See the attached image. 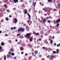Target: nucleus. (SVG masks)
<instances>
[{"mask_svg": "<svg viewBox=\"0 0 60 60\" xmlns=\"http://www.w3.org/2000/svg\"><path fill=\"white\" fill-rule=\"evenodd\" d=\"M25 29L24 28L22 29V27H21L19 28V29L18 30V31L19 32L21 30V31L22 32H24V31Z\"/></svg>", "mask_w": 60, "mask_h": 60, "instance_id": "nucleus-1", "label": "nucleus"}, {"mask_svg": "<svg viewBox=\"0 0 60 60\" xmlns=\"http://www.w3.org/2000/svg\"><path fill=\"white\" fill-rule=\"evenodd\" d=\"M31 36V34L30 33L27 34H26V36H25V37H27V38H30Z\"/></svg>", "mask_w": 60, "mask_h": 60, "instance_id": "nucleus-2", "label": "nucleus"}, {"mask_svg": "<svg viewBox=\"0 0 60 60\" xmlns=\"http://www.w3.org/2000/svg\"><path fill=\"white\" fill-rule=\"evenodd\" d=\"M13 22L14 23H17L18 22V20L16 18H14L13 19Z\"/></svg>", "mask_w": 60, "mask_h": 60, "instance_id": "nucleus-3", "label": "nucleus"}, {"mask_svg": "<svg viewBox=\"0 0 60 60\" xmlns=\"http://www.w3.org/2000/svg\"><path fill=\"white\" fill-rule=\"evenodd\" d=\"M55 58V56H54L52 55L50 56L49 59L50 60H53L54 58Z\"/></svg>", "mask_w": 60, "mask_h": 60, "instance_id": "nucleus-4", "label": "nucleus"}, {"mask_svg": "<svg viewBox=\"0 0 60 60\" xmlns=\"http://www.w3.org/2000/svg\"><path fill=\"white\" fill-rule=\"evenodd\" d=\"M27 22L28 23V24L30 25V26L31 25V24H32V21H30V22H29V20H28L27 21Z\"/></svg>", "mask_w": 60, "mask_h": 60, "instance_id": "nucleus-5", "label": "nucleus"}, {"mask_svg": "<svg viewBox=\"0 0 60 60\" xmlns=\"http://www.w3.org/2000/svg\"><path fill=\"white\" fill-rule=\"evenodd\" d=\"M23 11H24V14H27V11H28L27 10H25V9L23 10Z\"/></svg>", "mask_w": 60, "mask_h": 60, "instance_id": "nucleus-6", "label": "nucleus"}, {"mask_svg": "<svg viewBox=\"0 0 60 60\" xmlns=\"http://www.w3.org/2000/svg\"><path fill=\"white\" fill-rule=\"evenodd\" d=\"M46 19L45 18L43 20V23H45V22H46Z\"/></svg>", "mask_w": 60, "mask_h": 60, "instance_id": "nucleus-7", "label": "nucleus"}, {"mask_svg": "<svg viewBox=\"0 0 60 60\" xmlns=\"http://www.w3.org/2000/svg\"><path fill=\"white\" fill-rule=\"evenodd\" d=\"M13 1L14 3H18V0H14Z\"/></svg>", "mask_w": 60, "mask_h": 60, "instance_id": "nucleus-8", "label": "nucleus"}, {"mask_svg": "<svg viewBox=\"0 0 60 60\" xmlns=\"http://www.w3.org/2000/svg\"><path fill=\"white\" fill-rule=\"evenodd\" d=\"M33 40V37H31V38L30 39V41H32Z\"/></svg>", "mask_w": 60, "mask_h": 60, "instance_id": "nucleus-9", "label": "nucleus"}, {"mask_svg": "<svg viewBox=\"0 0 60 60\" xmlns=\"http://www.w3.org/2000/svg\"><path fill=\"white\" fill-rule=\"evenodd\" d=\"M33 5H34V7L35 6V5H36V2L35 3L34 2H33V3L32 4Z\"/></svg>", "mask_w": 60, "mask_h": 60, "instance_id": "nucleus-10", "label": "nucleus"}, {"mask_svg": "<svg viewBox=\"0 0 60 60\" xmlns=\"http://www.w3.org/2000/svg\"><path fill=\"white\" fill-rule=\"evenodd\" d=\"M27 15L29 17V19H31V16L29 15V13H28Z\"/></svg>", "mask_w": 60, "mask_h": 60, "instance_id": "nucleus-11", "label": "nucleus"}, {"mask_svg": "<svg viewBox=\"0 0 60 60\" xmlns=\"http://www.w3.org/2000/svg\"><path fill=\"white\" fill-rule=\"evenodd\" d=\"M10 52H13V49H10Z\"/></svg>", "mask_w": 60, "mask_h": 60, "instance_id": "nucleus-12", "label": "nucleus"}, {"mask_svg": "<svg viewBox=\"0 0 60 60\" xmlns=\"http://www.w3.org/2000/svg\"><path fill=\"white\" fill-rule=\"evenodd\" d=\"M4 42H2L1 43V46H4Z\"/></svg>", "mask_w": 60, "mask_h": 60, "instance_id": "nucleus-13", "label": "nucleus"}, {"mask_svg": "<svg viewBox=\"0 0 60 60\" xmlns=\"http://www.w3.org/2000/svg\"><path fill=\"white\" fill-rule=\"evenodd\" d=\"M4 6L5 7V8H7V7H8L7 5H6V4H4Z\"/></svg>", "mask_w": 60, "mask_h": 60, "instance_id": "nucleus-14", "label": "nucleus"}, {"mask_svg": "<svg viewBox=\"0 0 60 60\" xmlns=\"http://www.w3.org/2000/svg\"><path fill=\"white\" fill-rule=\"evenodd\" d=\"M50 44H52L53 43V40H51L50 41Z\"/></svg>", "mask_w": 60, "mask_h": 60, "instance_id": "nucleus-15", "label": "nucleus"}, {"mask_svg": "<svg viewBox=\"0 0 60 60\" xmlns=\"http://www.w3.org/2000/svg\"><path fill=\"white\" fill-rule=\"evenodd\" d=\"M48 0L49 2H52V0Z\"/></svg>", "mask_w": 60, "mask_h": 60, "instance_id": "nucleus-16", "label": "nucleus"}, {"mask_svg": "<svg viewBox=\"0 0 60 60\" xmlns=\"http://www.w3.org/2000/svg\"><path fill=\"white\" fill-rule=\"evenodd\" d=\"M11 55H10V54H8L7 55V57H9Z\"/></svg>", "mask_w": 60, "mask_h": 60, "instance_id": "nucleus-17", "label": "nucleus"}, {"mask_svg": "<svg viewBox=\"0 0 60 60\" xmlns=\"http://www.w3.org/2000/svg\"><path fill=\"white\" fill-rule=\"evenodd\" d=\"M51 22V21H50L49 20H48L47 21L48 23H50V22Z\"/></svg>", "mask_w": 60, "mask_h": 60, "instance_id": "nucleus-18", "label": "nucleus"}, {"mask_svg": "<svg viewBox=\"0 0 60 60\" xmlns=\"http://www.w3.org/2000/svg\"><path fill=\"white\" fill-rule=\"evenodd\" d=\"M35 52L36 54H37L38 53V51H35Z\"/></svg>", "mask_w": 60, "mask_h": 60, "instance_id": "nucleus-19", "label": "nucleus"}, {"mask_svg": "<svg viewBox=\"0 0 60 60\" xmlns=\"http://www.w3.org/2000/svg\"><path fill=\"white\" fill-rule=\"evenodd\" d=\"M39 33H37L35 35H39Z\"/></svg>", "mask_w": 60, "mask_h": 60, "instance_id": "nucleus-20", "label": "nucleus"}, {"mask_svg": "<svg viewBox=\"0 0 60 60\" xmlns=\"http://www.w3.org/2000/svg\"><path fill=\"white\" fill-rule=\"evenodd\" d=\"M28 45H29V46H30V47H31V48H32V46H33L32 45H31V44H28Z\"/></svg>", "mask_w": 60, "mask_h": 60, "instance_id": "nucleus-21", "label": "nucleus"}, {"mask_svg": "<svg viewBox=\"0 0 60 60\" xmlns=\"http://www.w3.org/2000/svg\"><path fill=\"white\" fill-rule=\"evenodd\" d=\"M6 56H4V60H6Z\"/></svg>", "mask_w": 60, "mask_h": 60, "instance_id": "nucleus-22", "label": "nucleus"}, {"mask_svg": "<svg viewBox=\"0 0 60 60\" xmlns=\"http://www.w3.org/2000/svg\"><path fill=\"white\" fill-rule=\"evenodd\" d=\"M6 20H7L8 21V20H9V19L8 18H6Z\"/></svg>", "mask_w": 60, "mask_h": 60, "instance_id": "nucleus-23", "label": "nucleus"}, {"mask_svg": "<svg viewBox=\"0 0 60 60\" xmlns=\"http://www.w3.org/2000/svg\"><path fill=\"white\" fill-rule=\"evenodd\" d=\"M39 21L40 22H41V23H42V24H43V22H42V21L39 20Z\"/></svg>", "mask_w": 60, "mask_h": 60, "instance_id": "nucleus-24", "label": "nucleus"}, {"mask_svg": "<svg viewBox=\"0 0 60 60\" xmlns=\"http://www.w3.org/2000/svg\"><path fill=\"white\" fill-rule=\"evenodd\" d=\"M56 51H57V53H59V50H58V49H57Z\"/></svg>", "mask_w": 60, "mask_h": 60, "instance_id": "nucleus-25", "label": "nucleus"}, {"mask_svg": "<svg viewBox=\"0 0 60 60\" xmlns=\"http://www.w3.org/2000/svg\"><path fill=\"white\" fill-rule=\"evenodd\" d=\"M11 55L12 56H14V53H11Z\"/></svg>", "mask_w": 60, "mask_h": 60, "instance_id": "nucleus-26", "label": "nucleus"}, {"mask_svg": "<svg viewBox=\"0 0 60 60\" xmlns=\"http://www.w3.org/2000/svg\"><path fill=\"white\" fill-rule=\"evenodd\" d=\"M45 50H48V48L47 47L45 48Z\"/></svg>", "mask_w": 60, "mask_h": 60, "instance_id": "nucleus-27", "label": "nucleus"}, {"mask_svg": "<svg viewBox=\"0 0 60 60\" xmlns=\"http://www.w3.org/2000/svg\"><path fill=\"white\" fill-rule=\"evenodd\" d=\"M22 6L23 7H24V8H25V5H24V4H22Z\"/></svg>", "mask_w": 60, "mask_h": 60, "instance_id": "nucleus-28", "label": "nucleus"}, {"mask_svg": "<svg viewBox=\"0 0 60 60\" xmlns=\"http://www.w3.org/2000/svg\"><path fill=\"white\" fill-rule=\"evenodd\" d=\"M40 5H41V4H42L43 5V4H42V3H41V2H40Z\"/></svg>", "mask_w": 60, "mask_h": 60, "instance_id": "nucleus-29", "label": "nucleus"}, {"mask_svg": "<svg viewBox=\"0 0 60 60\" xmlns=\"http://www.w3.org/2000/svg\"><path fill=\"white\" fill-rule=\"evenodd\" d=\"M33 34H35H35H36V33H35V32L33 31Z\"/></svg>", "mask_w": 60, "mask_h": 60, "instance_id": "nucleus-30", "label": "nucleus"}, {"mask_svg": "<svg viewBox=\"0 0 60 60\" xmlns=\"http://www.w3.org/2000/svg\"><path fill=\"white\" fill-rule=\"evenodd\" d=\"M59 24L58 23V24H57V27H58V26H59Z\"/></svg>", "mask_w": 60, "mask_h": 60, "instance_id": "nucleus-31", "label": "nucleus"}, {"mask_svg": "<svg viewBox=\"0 0 60 60\" xmlns=\"http://www.w3.org/2000/svg\"><path fill=\"white\" fill-rule=\"evenodd\" d=\"M53 53H54L55 54H56V52L55 51H53Z\"/></svg>", "mask_w": 60, "mask_h": 60, "instance_id": "nucleus-32", "label": "nucleus"}, {"mask_svg": "<svg viewBox=\"0 0 60 60\" xmlns=\"http://www.w3.org/2000/svg\"><path fill=\"white\" fill-rule=\"evenodd\" d=\"M7 0H4V1L6 3L7 2Z\"/></svg>", "mask_w": 60, "mask_h": 60, "instance_id": "nucleus-33", "label": "nucleus"}, {"mask_svg": "<svg viewBox=\"0 0 60 60\" xmlns=\"http://www.w3.org/2000/svg\"><path fill=\"white\" fill-rule=\"evenodd\" d=\"M20 35V34H18L17 35V36H19V35Z\"/></svg>", "mask_w": 60, "mask_h": 60, "instance_id": "nucleus-34", "label": "nucleus"}, {"mask_svg": "<svg viewBox=\"0 0 60 60\" xmlns=\"http://www.w3.org/2000/svg\"><path fill=\"white\" fill-rule=\"evenodd\" d=\"M42 49H45V47H43L42 48Z\"/></svg>", "mask_w": 60, "mask_h": 60, "instance_id": "nucleus-35", "label": "nucleus"}, {"mask_svg": "<svg viewBox=\"0 0 60 60\" xmlns=\"http://www.w3.org/2000/svg\"><path fill=\"white\" fill-rule=\"evenodd\" d=\"M2 11V8L0 9V12Z\"/></svg>", "mask_w": 60, "mask_h": 60, "instance_id": "nucleus-36", "label": "nucleus"}, {"mask_svg": "<svg viewBox=\"0 0 60 60\" xmlns=\"http://www.w3.org/2000/svg\"><path fill=\"white\" fill-rule=\"evenodd\" d=\"M17 58V57H14V59H16V58Z\"/></svg>", "mask_w": 60, "mask_h": 60, "instance_id": "nucleus-37", "label": "nucleus"}, {"mask_svg": "<svg viewBox=\"0 0 60 60\" xmlns=\"http://www.w3.org/2000/svg\"><path fill=\"white\" fill-rule=\"evenodd\" d=\"M8 53L9 54V55H11V53L10 52H8Z\"/></svg>", "mask_w": 60, "mask_h": 60, "instance_id": "nucleus-38", "label": "nucleus"}, {"mask_svg": "<svg viewBox=\"0 0 60 60\" xmlns=\"http://www.w3.org/2000/svg\"><path fill=\"white\" fill-rule=\"evenodd\" d=\"M13 28H14V29H16V27H14Z\"/></svg>", "mask_w": 60, "mask_h": 60, "instance_id": "nucleus-39", "label": "nucleus"}, {"mask_svg": "<svg viewBox=\"0 0 60 60\" xmlns=\"http://www.w3.org/2000/svg\"><path fill=\"white\" fill-rule=\"evenodd\" d=\"M11 30H13V27H11Z\"/></svg>", "mask_w": 60, "mask_h": 60, "instance_id": "nucleus-40", "label": "nucleus"}, {"mask_svg": "<svg viewBox=\"0 0 60 60\" xmlns=\"http://www.w3.org/2000/svg\"><path fill=\"white\" fill-rule=\"evenodd\" d=\"M9 42L10 43H11V40H9Z\"/></svg>", "mask_w": 60, "mask_h": 60, "instance_id": "nucleus-41", "label": "nucleus"}, {"mask_svg": "<svg viewBox=\"0 0 60 60\" xmlns=\"http://www.w3.org/2000/svg\"><path fill=\"white\" fill-rule=\"evenodd\" d=\"M58 5H59V6H60V4L59 3H58Z\"/></svg>", "mask_w": 60, "mask_h": 60, "instance_id": "nucleus-42", "label": "nucleus"}, {"mask_svg": "<svg viewBox=\"0 0 60 60\" xmlns=\"http://www.w3.org/2000/svg\"><path fill=\"white\" fill-rule=\"evenodd\" d=\"M41 38H43V35H41Z\"/></svg>", "mask_w": 60, "mask_h": 60, "instance_id": "nucleus-43", "label": "nucleus"}, {"mask_svg": "<svg viewBox=\"0 0 60 60\" xmlns=\"http://www.w3.org/2000/svg\"><path fill=\"white\" fill-rule=\"evenodd\" d=\"M49 37H50L49 38H52V37H51V36H49Z\"/></svg>", "mask_w": 60, "mask_h": 60, "instance_id": "nucleus-44", "label": "nucleus"}, {"mask_svg": "<svg viewBox=\"0 0 60 60\" xmlns=\"http://www.w3.org/2000/svg\"><path fill=\"white\" fill-rule=\"evenodd\" d=\"M2 47H0V51H1V49H2Z\"/></svg>", "mask_w": 60, "mask_h": 60, "instance_id": "nucleus-45", "label": "nucleus"}, {"mask_svg": "<svg viewBox=\"0 0 60 60\" xmlns=\"http://www.w3.org/2000/svg\"><path fill=\"white\" fill-rule=\"evenodd\" d=\"M23 0H20L21 2H23Z\"/></svg>", "mask_w": 60, "mask_h": 60, "instance_id": "nucleus-46", "label": "nucleus"}, {"mask_svg": "<svg viewBox=\"0 0 60 60\" xmlns=\"http://www.w3.org/2000/svg\"><path fill=\"white\" fill-rule=\"evenodd\" d=\"M51 38H49V41H50V39H51Z\"/></svg>", "mask_w": 60, "mask_h": 60, "instance_id": "nucleus-47", "label": "nucleus"}, {"mask_svg": "<svg viewBox=\"0 0 60 60\" xmlns=\"http://www.w3.org/2000/svg\"><path fill=\"white\" fill-rule=\"evenodd\" d=\"M20 44V43H19V42H18L17 43V44Z\"/></svg>", "mask_w": 60, "mask_h": 60, "instance_id": "nucleus-48", "label": "nucleus"}, {"mask_svg": "<svg viewBox=\"0 0 60 60\" xmlns=\"http://www.w3.org/2000/svg\"><path fill=\"white\" fill-rule=\"evenodd\" d=\"M39 41H41V39H39Z\"/></svg>", "mask_w": 60, "mask_h": 60, "instance_id": "nucleus-49", "label": "nucleus"}, {"mask_svg": "<svg viewBox=\"0 0 60 60\" xmlns=\"http://www.w3.org/2000/svg\"><path fill=\"white\" fill-rule=\"evenodd\" d=\"M41 60H45V59L44 58H42L41 59Z\"/></svg>", "mask_w": 60, "mask_h": 60, "instance_id": "nucleus-50", "label": "nucleus"}, {"mask_svg": "<svg viewBox=\"0 0 60 60\" xmlns=\"http://www.w3.org/2000/svg\"><path fill=\"white\" fill-rule=\"evenodd\" d=\"M45 12H47V10H45Z\"/></svg>", "mask_w": 60, "mask_h": 60, "instance_id": "nucleus-51", "label": "nucleus"}, {"mask_svg": "<svg viewBox=\"0 0 60 60\" xmlns=\"http://www.w3.org/2000/svg\"><path fill=\"white\" fill-rule=\"evenodd\" d=\"M49 56H47V58H49Z\"/></svg>", "mask_w": 60, "mask_h": 60, "instance_id": "nucleus-52", "label": "nucleus"}, {"mask_svg": "<svg viewBox=\"0 0 60 60\" xmlns=\"http://www.w3.org/2000/svg\"><path fill=\"white\" fill-rule=\"evenodd\" d=\"M15 41L16 42H17V41H18V40L17 39H16L15 40Z\"/></svg>", "mask_w": 60, "mask_h": 60, "instance_id": "nucleus-53", "label": "nucleus"}, {"mask_svg": "<svg viewBox=\"0 0 60 60\" xmlns=\"http://www.w3.org/2000/svg\"><path fill=\"white\" fill-rule=\"evenodd\" d=\"M49 50H51V48H50L49 47Z\"/></svg>", "mask_w": 60, "mask_h": 60, "instance_id": "nucleus-54", "label": "nucleus"}, {"mask_svg": "<svg viewBox=\"0 0 60 60\" xmlns=\"http://www.w3.org/2000/svg\"><path fill=\"white\" fill-rule=\"evenodd\" d=\"M26 56H27V53H26L25 54Z\"/></svg>", "mask_w": 60, "mask_h": 60, "instance_id": "nucleus-55", "label": "nucleus"}, {"mask_svg": "<svg viewBox=\"0 0 60 60\" xmlns=\"http://www.w3.org/2000/svg\"><path fill=\"white\" fill-rule=\"evenodd\" d=\"M54 46H56V43H55L54 44Z\"/></svg>", "mask_w": 60, "mask_h": 60, "instance_id": "nucleus-56", "label": "nucleus"}, {"mask_svg": "<svg viewBox=\"0 0 60 60\" xmlns=\"http://www.w3.org/2000/svg\"><path fill=\"white\" fill-rule=\"evenodd\" d=\"M42 9L44 11L45 10V8H43Z\"/></svg>", "mask_w": 60, "mask_h": 60, "instance_id": "nucleus-57", "label": "nucleus"}, {"mask_svg": "<svg viewBox=\"0 0 60 60\" xmlns=\"http://www.w3.org/2000/svg\"><path fill=\"white\" fill-rule=\"evenodd\" d=\"M7 35H7V34H5V36H7Z\"/></svg>", "mask_w": 60, "mask_h": 60, "instance_id": "nucleus-58", "label": "nucleus"}, {"mask_svg": "<svg viewBox=\"0 0 60 60\" xmlns=\"http://www.w3.org/2000/svg\"><path fill=\"white\" fill-rule=\"evenodd\" d=\"M55 38V37L54 36H53L52 38L53 39H54V38Z\"/></svg>", "mask_w": 60, "mask_h": 60, "instance_id": "nucleus-59", "label": "nucleus"}, {"mask_svg": "<svg viewBox=\"0 0 60 60\" xmlns=\"http://www.w3.org/2000/svg\"><path fill=\"white\" fill-rule=\"evenodd\" d=\"M23 52H21V54H23Z\"/></svg>", "mask_w": 60, "mask_h": 60, "instance_id": "nucleus-60", "label": "nucleus"}, {"mask_svg": "<svg viewBox=\"0 0 60 60\" xmlns=\"http://www.w3.org/2000/svg\"><path fill=\"white\" fill-rule=\"evenodd\" d=\"M45 16H47V15L46 14H45Z\"/></svg>", "mask_w": 60, "mask_h": 60, "instance_id": "nucleus-61", "label": "nucleus"}, {"mask_svg": "<svg viewBox=\"0 0 60 60\" xmlns=\"http://www.w3.org/2000/svg\"><path fill=\"white\" fill-rule=\"evenodd\" d=\"M56 9H54V11H56Z\"/></svg>", "mask_w": 60, "mask_h": 60, "instance_id": "nucleus-62", "label": "nucleus"}, {"mask_svg": "<svg viewBox=\"0 0 60 60\" xmlns=\"http://www.w3.org/2000/svg\"><path fill=\"white\" fill-rule=\"evenodd\" d=\"M9 17H10V18H11V15H9Z\"/></svg>", "mask_w": 60, "mask_h": 60, "instance_id": "nucleus-63", "label": "nucleus"}, {"mask_svg": "<svg viewBox=\"0 0 60 60\" xmlns=\"http://www.w3.org/2000/svg\"><path fill=\"white\" fill-rule=\"evenodd\" d=\"M14 10H16V8H13Z\"/></svg>", "mask_w": 60, "mask_h": 60, "instance_id": "nucleus-64", "label": "nucleus"}]
</instances>
